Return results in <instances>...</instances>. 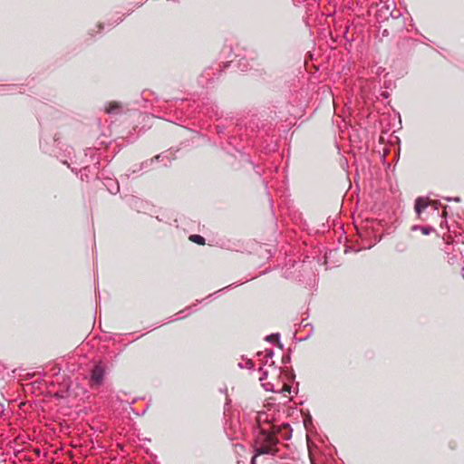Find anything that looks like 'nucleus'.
Here are the masks:
<instances>
[{
    "instance_id": "nucleus-1",
    "label": "nucleus",
    "mask_w": 464,
    "mask_h": 464,
    "mask_svg": "<svg viewBox=\"0 0 464 464\" xmlns=\"http://www.w3.org/2000/svg\"><path fill=\"white\" fill-rule=\"evenodd\" d=\"M285 430V434L282 435L284 440L291 438V429L289 424H284L280 427L273 426L271 431L261 430L256 440L255 451L256 455L251 460V464H256L255 459L257 455L271 454L275 455L277 452L278 439L276 437V433Z\"/></svg>"
},
{
    "instance_id": "nucleus-2",
    "label": "nucleus",
    "mask_w": 464,
    "mask_h": 464,
    "mask_svg": "<svg viewBox=\"0 0 464 464\" xmlns=\"http://www.w3.org/2000/svg\"><path fill=\"white\" fill-rule=\"evenodd\" d=\"M105 376L104 367L99 363L94 366L91 372V382L95 385H101L103 382Z\"/></svg>"
},
{
    "instance_id": "nucleus-3",
    "label": "nucleus",
    "mask_w": 464,
    "mask_h": 464,
    "mask_svg": "<svg viewBox=\"0 0 464 464\" xmlns=\"http://www.w3.org/2000/svg\"><path fill=\"white\" fill-rule=\"evenodd\" d=\"M376 20L378 22H382L385 19H388L390 16H392V11L391 9V5L388 4L382 5L376 11Z\"/></svg>"
},
{
    "instance_id": "nucleus-4",
    "label": "nucleus",
    "mask_w": 464,
    "mask_h": 464,
    "mask_svg": "<svg viewBox=\"0 0 464 464\" xmlns=\"http://www.w3.org/2000/svg\"><path fill=\"white\" fill-rule=\"evenodd\" d=\"M427 207H428V202H427V200L423 199L422 198H418L415 200L414 208H415V211L418 216H420L421 211L424 210Z\"/></svg>"
},
{
    "instance_id": "nucleus-5",
    "label": "nucleus",
    "mask_w": 464,
    "mask_h": 464,
    "mask_svg": "<svg viewBox=\"0 0 464 464\" xmlns=\"http://www.w3.org/2000/svg\"><path fill=\"white\" fill-rule=\"evenodd\" d=\"M121 111V106L117 102L110 103V105L106 108V112L108 114H116Z\"/></svg>"
},
{
    "instance_id": "nucleus-6",
    "label": "nucleus",
    "mask_w": 464,
    "mask_h": 464,
    "mask_svg": "<svg viewBox=\"0 0 464 464\" xmlns=\"http://www.w3.org/2000/svg\"><path fill=\"white\" fill-rule=\"evenodd\" d=\"M189 240L197 243L198 245H204L205 244V238L199 235H191L189 237Z\"/></svg>"
},
{
    "instance_id": "nucleus-7",
    "label": "nucleus",
    "mask_w": 464,
    "mask_h": 464,
    "mask_svg": "<svg viewBox=\"0 0 464 464\" xmlns=\"http://www.w3.org/2000/svg\"><path fill=\"white\" fill-rule=\"evenodd\" d=\"M190 309L191 307H188L184 310H181L179 311L177 314H176V318L174 320H178V319H181V318H184L186 316H188L189 314H190Z\"/></svg>"
},
{
    "instance_id": "nucleus-8",
    "label": "nucleus",
    "mask_w": 464,
    "mask_h": 464,
    "mask_svg": "<svg viewBox=\"0 0 464 464\" xmlns=\"http://www.w3.org/2000/svg\"><path fill=\"white\" fill-rule=\"evenodd\" d=\"M266 340L271 343L279 342L280 335H279V334H272L266 337Z\"/></svg>"
},
{
    "instance_id": "nucleus-9",
    "label": "nucleus",
    "mask_w": 464,
    "mask_h": 464,
    "mask_svg": "<svg viewBox=\"0 0 464 464\" xmlns=\"http://www.w3.org/2000/svg\"><path fill=\"white\" fill-rule=\"evenodd\" d=\"M273 356H274V352H273V350H271V349H267V350H266V351H265V355H264V357L266 359V361H268L269 359H272V358H273Z\"/></svg>"
},
{
    "instance_id": "nucleus-10",
    "label": "nucleus",
    "mask_w": 464,
    "mask_h": 464,
    "mask_svg": "<svg viewBox=\"0 0 464 464\" xmlns=\"http://www.w3.org/2000/svg\"><path fill=\"white\" fill-rule=\"evenodd\" d=\"M89 171V167H85L80 170L81 179L84 180V176L88 178L87 172Z\"/></svg>"
},
{
    "instance_id": "nucleus-11",
    "label": "nucleus",
    "mask_w": 464,
    "mask_h": 464,
    "mask_svg": "<svg viewBox=\"0 0 464 464\" xmlns=\"http://www.w3.org/2000/svg\"><path fill=\"white\" fill-rule=\"evenodd\" d=\"M259 371L262 372V375L260 376L259 380L263 382L267 377V372L263 370V367H259Z\"/></svg>"
},
{
    "instance_id": "nucleus-12",
    "label": "nucleus",
    "mask_w": 464,
    "mask_h": 464,
    "mask_svg": "<svg viewBox=\"0 0 464 464\" xmlns=\"http://www.w3.org/2000/svg\"><path fill=\"white\" fill-rule=\"evenodd\" d=\"M431 230H432V228L430 227H421V231H422V233L424 235H429Z\"/></svg>"
},
{
    "instance_id": "nucleus-13",
    "label": "nucleus",
    "mask_w": 464,
    "mask_h": 464,
    "mask_svg": "<svg viewBox=\"0 0 464 464\" xmlns=\"http://www.w3.org/2000/svg\"><path fill=\"white\" fill-rule=\"evenodd\" d=\"M111 193L116 194L119 191V185L117 183L114 184V187L109 189Z\"/></svg>"
},
{
    "instance_id": "nucleus-14",
    "label": "nucleus",
    "mask_w": 464,
    "mask_h": 464,
    "mask_svg": "<svg viewBox=\"0 0 464 464\" xmlns=\"http://www.w3.org/2000/svg\"><path fill=\"white\" fill-rule=\"evenodd\" d=\"M445 199H446L447 201H451V200H454V201H456V202H459V201H460V198H458V197H456V198H445Z\"/></svg>"
},
{
    "instance_id": "nucleus-15",
    "label": "nucleus",
    "mask_w": 464,
    "mask_h": 464,
    "mask_svg": "<svg viewBox=\"0 0 464 464\" xmlns=\"http://www.w3.org/2000/svg\"><path fill=\"white\" fill-rule=\"evenodd\" d=\"M246 366L248 368V369H252L253 368V362L251 360H248L246 361Z\"/></svg>"
},
{
    "instance_id": "nucleus-16",
    "label": "nucleus",
    "mask_w": 464,
    "mask_h": 464,
    "mask_svg": "<svg viewBox=\"0 0 464 464\" xmlns=\"http://www.w3.org/2000/svg\"><path fill=\"white\" fill-rule=\"evenodd\" d=\"M6 90H7V89H6V88H5V87H2V88L0 89V91H1V92H5Z\"/></svg>"
},
{
    "instance_id": "nucleus-17",
    "label": "nucleus",
    "mask_w": 464,
    "mask_h": 464,
    "mask_svg": "<svg viewBox=\"0 0 464 464\" xmlns=\"http://www.w3.org/2000/svg\"><path fill=\"white\" fill-rule=\"evenodd\" d=\"M160 158V155H158L155 159L158 160Z\"/></svg>"
},
{
    "instance_id": "nucleus-18",
    "label": "nucleus",
    "mask_w": 464,
    "mask_h": 464,
    "mask_svg": "<svg viewBox=\"0 0 464 464\" xmlns=\"http://www.w3.org/2000/svg\"><path fill=\"white\" fill-rule=\"evenodd\" d=\"M380 69H381V68H379V69H378V71H376V73L381 72V70H380Z\"/></svg>"
},
{
    "instance_id": "nucleus-19",
    "label": "nucleus",
    "mask_w": 464,
    "mask_h": 464,
    "mask_svg": "<svg viewBox=\"0 0 464 464\" xmlns=\"http://www.w3.org/2000/svg\"><path fill=\"white\" fill-rule=\"evenodd\" d=\"M380 69H381V68H379V69H378V71H376V73L381 72V70H380Z\"/></svg>"
},
{
    "instance_id": "nucleus-20",
    "label": "nucleus",
    "mask_w": 464,
    "mask_h": 464,
    "mask_svg": "<svg viewBox=\"0 0 464 464\" xmlns=\"http://www.w3.org/2000/svg\"><path fill=\"white\" fill-rule=\"evenodd\" d=\"M447 212H446V208L443 210V215H446Z\"/></svg>"
}]
</instances>
